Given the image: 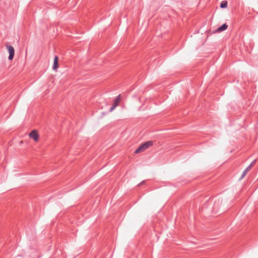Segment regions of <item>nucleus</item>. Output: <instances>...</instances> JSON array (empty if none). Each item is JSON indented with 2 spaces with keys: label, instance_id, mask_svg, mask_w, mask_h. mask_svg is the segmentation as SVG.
<instances>
[{
  "label": "nucleus",
  "instance_id": "nucleus-1",
  "mask_svg": "<svg viewBox=\"0 0 258 258\" xmlns=\"http://www.w3.org/2000/svg\"><path fill=\"white\" fill-rule=\"evenodd\" d=\"M153 144V141H147L142 145H141L138 148H137L135 153L136 154H138L140 152H143L146 150L147 149L152 146Z\"/></svg>",
  "mask_w": 258,
  "mask_h": 258
},
{
  "label": "nucleus",
  "instance_id": "nucleus-2",
  "mask_svg": "<svg viewBox=\"0 0 258 258\" xmlns=\"http://www.w3.org/2000/svg\"><path fill=\"white\" fill-rule=\"evenodd\" d=\"M29 137L34 140L35 142L39 141V135L37 131L35 130H33L29 133Z\"/></svg>",
  "mask_w": 258,
  "mask_h": 258
},
{
  "label": "nucleus",
  "instance_id": "nucleus-3",
  "mask_svg": "<svg viewBox=\"0 0 258 258\" xmlns=\"http://www.w3.org/2000/svg\"><path fill=\"white\" fill-rule=\"evenodd\" d=\"M7 49L9 53V59L11 60L13 59L14 56L15 55V49L13 46L9 45H6Z\"/></svg>",
  "mask_w": 258,
  "mask_h": 258
},
{
  "label": "nucleus",
  "instance_id": "nucleus-4",
  "mask_svg": "<svg viewBox=\"0 0 258 258\" xmlns=\"http://www.w3.org/2000/svg\"><path fill=\"white\" fill-rule=\"evenodd\" d=\"M121 100V95H119L114 100L112 106L110 109V111L112 112L116 108V106H118Z\"/></svg>",
  "mask_w": 258,
  "mask_h": 258
},
{
  "label": "nucleus",
  "instance_id": "nucleus-5",
  "mask_svg": "<svg viewBox=\"0 0 258 258\" xmlns=\"http://www.w3.org/2000/svg\"><path fill=\"white\" fill-rule=\"evenodd\" d=\"M58 57L57 56H55L54 58L53 63V67L52 69L54 71H57V69L58 68Z\"/></svg>",
  "mask_w": 258,
  "mask_h": 258
},
{
  "label": "nucleus",
  "instance_id": "nucleus-6",
  "mask_svg": "<svg viewBox=\"0 0 258 258\" xmlns=\"http://www.w3.org/2000/svg\"><path fill=\"white\" fill-rule=\"evenodd\" d=\"M227 27H228V26L227 25V24H224L222 25V26H221L220 27H219V28H218L216 30V32L219 33L222 31H223L225 30L227 28Z\"/></svg>",
  "mask_w": 258,
  "mask_h": 258
},
{
  "label": "nucleus",
  "instance_id": "nucleus-7",
  "mask_svg": "<svg viewBox=\"0 0 258 258\" xmlns=\"http://www.w3.org/2000/svg\"><path fill=\"white\" fill-rule=\"evenodd\" d=\"M227 1H223L221 3L220 7L221 8H225L227 7Z\"/></svg>",
  "mask_w": 258,
  "mask_h": 258
},
{
  "label": "nucleus",
  "instance_id": "nucleus-8",
  "mask_svg": "<svg viewBox=\"0 0 258 258\" xmlns=\"http://www.w3.org/2000/svg\"><path fill=\"white\" fill-rule=\"evenodd\" d=\"M251 168V165H249L246 169L245 170V171H246V172H248Z\"/></svg>",
  "mask_w": 258,
  "mask_h": 258
},
{
  "label": "nucleus",
  "instance_id": "nucleus-9",
  "mask_svg": "<svg viewBox=\"0 0 258 258\" xmlns=\"http://www.w3.org/2000/svg\"><path fill=\"white\" fill-rule=\"evenodd\" d=\"M246 173H247L246 171L244 170V172H243L240 178L241 179L243 178L245 176V175H246Z\"/></svg>",
  "mask_w": 258,
  "mask_h": 258
},
{
  "label": "nucleus",
  "instance_id": "nucleus-10",
  "mask_svg": "<svg viewBox=\"0 0 258 258\" xmlns=\"http://www.w3.org/2000/svg\"><path fill=\"white\" fill-rule=\"evenodd\" d=\"M255 162V160L253 161L251 164L250 165H251V167H252V166L254 164Z\"/></svg>",
  "mask_w": 258,
  "mask_h": 258
},
{
  "label": "nucleus",
  "instance_id": "nucleus-11",
  "mask_svg": "<svg viewBox=\"0 0 258 258\" xmlns=\"http://www.w3.org/2000/svg\"><path fill=\"white\" fill-rule=\"evenodd\" d=\"M255 162V160L253 161L251 164L250 165H251V167H252V166L254 164Z\"/></svg>",
  "mask_w": 258,
  "mask_h": 258
}]
</instances>
